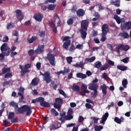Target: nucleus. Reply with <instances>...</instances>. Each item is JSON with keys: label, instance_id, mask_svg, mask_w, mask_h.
<instances>
[{"label": "nucleus", "instance_id": "30", "mask_svg": "<svg viewBox=\"0 0 131 131\" xmlns=\"http://www.w3.org/2000/svg\"><path fill=\"white\" fill-rule=\"evenodd\" d=\"M56 5L50 4L48 5L47 9L49 10V11H54V10L56 9Z\"/></svg>", "mask_w": 131, "mask_h": 131}, {"label": "nucleus", "instance_id": "22", "mask_svg": "<svg viewBox=\"0 0 131 131\" xmlns=\"http://www.w3.org/2000/svg\"><path fill=\"white\" fill-rule=\"evenodd\" d=\"M37 36H33L31 38L28 39V42L29 43H33V42L37 40Z\"/></svg>", "mask_w": 131, "mask_h": 131}, {"label": "nucleus", "instance_id": "60", "mask_svg": "<svg viewBox=\"0 0 131 131\" xmlns=\"http://www.w3.org/2000/svg\"><path fill=\"white\" fill-rule=\"evenodd\" d=\"M7 29H11V28H13V25L12 23H8L7 26Z\"/></svg>", "mask_w": 131, "mask_h": 131}, {"label": "nucleus", "instance_id": "38", "mask_svg": "<svg viewBox=\"0 0 131 131\" xmlns=\"http://www.w3.org/2000/svg\"><path fill=\"white\" fill-rule=\"evenodd\" d=\"M54 108H55V109H57V110L59 111L61 109V107H62V105H61V104H60L54 103Z\"/></svg>", "mask_w": 131, "mask_h": 131}, {"label": "nucleus", "instance_id": "7", "mask_svg": "<svg viewBox=\"0 0 131 131\" xmlns=\"http://www.w3.org/2000/svg\"><path fill=\"white\" fill-rule=\"evenodd\" d=\"M40 75L43 76V79L46 81V83H50V82L52 81V78H51V73H50V71L46 72L44 73V74L40 72Z\"/></svg>", "mask_w": 131, "mask_h": 131}, {"label": "nucleus", "instance_id": "56", "mask_svg": "<svg viewBox=\"0 0 131 131\" xmlns=\"http://www.w3.org/2000/svg\"><path fill=\"white\" fill-rule=\"evenodd\" d=\"M3 42H8L9 41V37L6 36L3 38Z\"/></svg>", "mask_w": 131, "mask_h": 131}, {"label": "nucleus", "instance_id": "45", "mask_svg": "<svg viewBox=\"0 0 131 131\" xmlns=\"http://www.w3.org/2000/svg\"><path fill=\"white\" fill-rule=\"evenodd\" d=\"M114 121L118 124H120L121 123V119H119L118 117H115L114 119Z\"/></svg>", "mask_w": 131, "mask_h": 131}, {"label": "nucleus", "instance_id": "28", "mask_svg": "<svg viewBox=\"0 0 131 131\" xmlns=\"http://www.w3.org/2000/svg\"><path fill=\"white\" fill-rule=\"evenodd\" d=\"M10 71H11V68H6V67H4L2 69V73L3 74H6V73H8L10 72Z\"/></svg>", "mask_w": 131, "mask_h": 131}, {"label": "nucleus", "instance_id": "23", "mask_svg": "<svg viewBox=\"0 0 131 131\" xmlns=\"http://www.w3.org/2000/svg\"><path fill=\"white\" fill-rule=\"evenodd\" d=\"M117 69L121 70V71H125L127 70V67L121 65H118L117 66Z\"/></svg>", "mask_w": 131, "mask_h": 131}, {"label": "nucleus", "instance_id": "4", "mask_svg": "<svg viewBox=\"0 0 131 131\" xmlns=\"http://www.w3.org/2000/svg\"><path fill=\"white\" fill-rule=\"evenodd\" d=\"M102 34H101V41L102 42L105 41L106 40V35H107V33H108V25L104 24L102 26Z\"/></svg>", "mask_w": 131, "mask_h": 131}, {"label": "nucleus", "instance_id": "52", "mask_svg": "<svg viewBox=\"0 0 131 131\" xmlns=\"http://www.w3.org/2000/svg\"><path fill=\"white\" fill-rule=\"evenodd\" d=\"M37 70H39L41 68V63L40 62H37L36 64Z\"/></svg>", "mask_w": 131, "mask_h": 131}, {"label": "nucleus", "instance_id": "43", "mask_svg": "<svg viewBox=\"0 0 131 131\" xmlns=\"http://www.w3.org/2000/svg\"><path fill=\"white\" fill-rule=\"evenodd\" d=\"M14 116H15V113H14V112L9 113L8 115V119H12V118H14Z\"/></svg>", "mask_w": 131, "mask_h": 131}, {"label": "nucleus", "instance_id": "11", "mask_svg": "<svg viewBox=\"0 0 131 131\" xmlns=\"http://www.w3.org/2000/svg\"><path fill=\"white\" fill-rule=\"evenodd\" d=\"M89 21L86 19L82 20L81 22V29H84V30H88L89 27Z\"/></svg>", "mask_w": 131, "mask_h": 131}, {"label": "nucleus", "instance_id": "32", "mask_svg": "<svg viewBox=\"0 0 131 131\" xmlns=\"http://www.w3.org/2000/svg\"><path fill=\"white\" fill-rule=\"evenodd\" d=\"M125 27H127L128 30H129L131 28V21L126 23L124 26V29H125Z\"/></svg>", "mask_w": 131, "mask_h": 131}, {"label": "nucleus", "instance_id": "44", "mask_svg": "<svg viewBox=\"0 0 131 131\" xmlns=\"http://www.w3.org/2000/svg\"><path fill=\"white\" fill-rule=\"evenodd\" d=\"M72 89L74 92H79V86L75 85L72 87Z\"/></svg>", "mask_w": 131, "mask_h": 131}, {"label": "nucleus", "instance_id": "47", "mask_svg": "<svg viewBox=\"0 0 131 131\" xmlns=\"http://www.w3.org/2000/svg\"><path fill=\"white\" fill-rule=\"evenodd\" d=\"M35 53V51H34L33 49H31L28 51V54L29 56H33Z\"/></svg>", "mask_w": 131, "mask_h": 131}, {"label": "nucleus", "instance_id": "5", "mask_svg": "<svg viewBox=\"0 0 131 131\" xmlns=\"http://www.w3.org/2000/svg\"><path fill=\"white\" fill-rule=\"evenodd\" d=\"M62 41H65L63 44V48L66 50H68L69 46L71 45V38L70 36H63L61 38Z\"/></svg>", "mask_w": 131, "mask_h": 131}, {"label": "nucleus", "instance_id": "13", "mask_svg": "<svg viewBox=\"0 0 131 131\" xmlns=\"http://www.w3.org/2000/svg\"><path fill=\"white\" fill-rule=\"evenodd\" d=\"M100 89L102 91L103 95L106 96L107 95V85L105 84H103L100 86Z\"/></svg>", "mask_w": 131, "mask_h": 131}, {"label": "nucleus", "instance_id": "10", "mask_svg": "<svg viewBox=\"0 0 131 131\" xmlns=\"http://www.w3.org/2000/svg\"><path fill=\"white\" fill-rule=\"evenodd\" d=\"M33 18L37 22H41L43 18V14L40 13L35 14Z\"/></svg>", "mask_w": 131, "mask_h": 131}, {"label": "nucleus", "instance_id": "42", "mask_svg": "<svg viewBox=\"0 0 131 131\" xmlns=\"http://www.w3.org/2000/svg\"><path fill=\"white\" fill-rule=\"evenodd\" d=\"M51 85L53 89L55 90V91L57 90V88H58V85L56 84L55 81L52 82V83H51Z\"/></svg>", "mask_w": 131, "mask_h": 131}, {"label": "nucleus", "instance_id": "24", "mask_svg": "<svg viewBox=\"0 0 131 131\" xmlns=\"http://www.w3.org/2000/svg\"><path fill=\"white\" fill-rule=\"evenodd\" d=\"M94 18L92 19V21H98L99 19H100V17H101V15H100V14L98 12H95L94 14Z\"/></svg>", "mask_w": 131, "mask_h": 131}, {"label": "nucleus", "instance_id": "61", "mask_svg": "<svg viewBox=\"0 0 131 131\" xmlns=\"http://www.w3.org/2000/svg\"><path fill=\"white\" fill-rule=\"evenodd\" d=\"M95 60H96V57L93 56L91 57L90 58H89L90 63H92V62H94Z\"/></svg>", "mask_w": 131, "mask_h": 131}, {"label": "nucleus", "instance_id": "9", "mask_svg": "<svg viewBox=\"0 0 131 131\" xmlns=\"http://www.w3.org/2000/svg\"><path fill=\"white\" fill-rule=\"evenodd\" d=\"M43 52H45V45H38L35 50V53L37 55H40Z\"/></svg>", "mask_w": 131, "mask_h": 131}, {"label": "nucleus", "instance_id": "36", "mask_svg": "<svg viewBox=\"0 0 131 131\" xmlns=\"http://www.w3.org/2000/svg\"><path fill=\"white\" fill-rule=\"evenodd\" d=\"M30 67H31V64H30V63H28L25 64V68L24 69V70H25L26 71H27V72H29V68H30Z\"/></svg>", "mask_w": 131, "mask_h": 131}, {"label": "nucleus", "instance_id": "15", "mask_svg": "<svg viewBox=\"0 0 131 131\" xmlns=\"http://www.w3.org/2000/svg\"><path fill=\"white\" fill-rule=\"evenodd\" d=\"M49 25L52 28V31H53L54 33H57V27H56V25L54 21L49 23Z\"/></svg>", "mask_w": 131, "mask_h": 131}, {"label": "nucleus", "instance_id": "53", "mask_svg": "<svg viewBox=\"0 0 131 131\" xmlns=\"http://www.w3.org/2000/svg\"><path fill=\"white\" fill-rule=\"evenodd\" d=\"M76 49H78L79 50H82V49H83V45L79 44L76 46Z\"/></svg>", "mask_w": 131, "mask_h": 131}, {"label": "nucleus", "instance_id": "2", "mask_svg": "<svg viewBox=\"0 0 131 131\" xmlns=\"http://www.w3.org/2000/svg\"><path fill=\"white\" fill-rule=\"evenodd\" d=\"M36 102H39V103H40V105L42 107L49 108V107L51 106L49 102H47L46 101H45V98L43 97H40L37 98L36 99H33L32 100V103L33 104H35Z\"/></svg>", "mask_w": 131, "mask_h": 131}, {"label": "nucleus", "instance_id": "25", "mask_svg": "<svg viewBox=\"0 0 131 131\" xmlns=\"http://www.w3.org/2000/svg\"><path fill=\"white\" fill-rule=\"evenodd\" d=\"M85 63H83V61H80V62H77L75 64H74V67H80L82 68L84 66Z\"/></svg>", "mask_w": 131, "mask_h": 131}, {"label": "nucleus", "instance_id": "59", "mask_svg": "<svg viewBox=\"0 0 131 131\" xmlns=\"http://www.w3.org/2000/svg\"><path fill=\"white\" fill-rule=\"evenodd\" d=\"M129 49V46H127V45H125L124 48H123V49H122V50L123 51H128V49Z\"/></svg>", "mask_w": 131, "mask_h": 131}, {"label": "nucleus", "instance_id": "33", "mask_svg": "<svg viewBox=\"0 0 131 131\" xmlns=\"http://www.w3.org/2000/svg\"><path fill=\"white\" fill-rule=\"evenodd\" d=\"M55 102L58 104L61 105V104H63V100L62 98H57L55 99Z\"/></svg>", "mask_w": 131, "mask_h": 131}, {"label": "nucleus", "instance_id": "3", "mask_svg": "<svg viewBox=\"0 0 131 131\" xmlns=\"http://www.w3.org/2000/svg\"><path fill=\"white\" fill-rule=\"evenodd\" d=\"M98 86L97 84L92 83L89 85V90L94 91V92L91 93V97H92V98H96V97L98 96Z\"/></svg>", "mask_w": 131, "mask_h": 131}, {"label": "nucleus", "instance_id": "40", "mask_svg": "<svg viewBox=\"0 0 131 131\" xmlns=\"http://www.w3.org/2000/svg\"><path fill=\"white\" fill-rule=\"evenodd\" d=\"M12 77V72H8L5 74L4 78H11Z\"/></svg>", "mask_w": 131, "mask_h": 131}, {"label": "nucleus", "instance_id": "21", "mask_svg": "<svg viewBox=\"0 0 131 131\" xmlns=\"http://www.w3.org/2000/svg\"><path fill=\"white\" fill-rule=\"evenodd\" d=\"M109 116V114L107 112L105 113L103 116H102V119L101 120V123H105V121L107 120V118H108V117Z\"/></svg>", "mask_w": 131, "mask_h": 131}, {"label": "nucleus", "instance_id": "19", "mask_svg": "<svg viewBox=\"0 0 131 131\" xmlns=\"http://www.w3.org/2000/svg\"><path fill=\"white\" fill-rule=\"evenodd\" d=\"M81 91H83L85 93H87V94H90V91L87 90H88V85L85 84H82L81 86Z\"/></svg>", "mask_w": 131, "mask_h": 131}, {"label": "nucleus", "instance_id": "41", "mask_svg": "<svg viewBox=\"0 0 131 131\" xmlns=\"http://www.w3.org/2000/svg\"><path fill=\"white\" fill-rule=\"evenodd\" d=\"M15 14L17 17L18 16L23 14V13H22V11L20 9H17L15 11Z\"/></svg>", "mask_w": 131, "mask_h": 131}, {"label": "nucleus", "instance_id": "37", "mask_svg": "<svg viewBox=\"0 0 131 131\" xmlns=\"http://www.w3.org/2000/svg\"><path fill=\"white\" fill-rule=\"evenodd\" d=\"M122 86L125 89H126V85H127V80L126 79H124L122 81Z\"/></svg>", "mask_w": 131, "mask_h": 131}, {"label": "nucleus", "instance_id": "62", "mask_svg": "<svg viewBox=\"0 0 131 131\" xmlns=\"http://www.w3.org/2000/svg\"><path fill=\"white\" fill-rule=\"evenodd\" d=\"M121 10H120V9H117L116 10V13L117 15H120V14H121Z\"/></svg>", "mask_w": 131, "mask_h": 131}, {"label": "nucleus", "instance_id": "48", "mask_svg": "<svg viewBox=\"0 0 131 131\" xmlns=\"http://www.w3.org/2000/svg\"><path fill=\"white\" fill-rule=\"evenodd\" d=\"M67 61L69 64H71L72 62V57L70 56L67 57Z\"/></svg>", "mask_w": 131, "mask_h": 131}, {"label": "nucleus", "instance_id": "57", "mask_svg": "<svg viewBox=\"0 0 131 131\" xmlns=\"http://www.w3.org/2000/svg\"><path fill=\"white\" fill-rule=\"evenodd\" d=\"M107 77H108V74H107L106 73H104L102 74V78H103L104 79L107 80Z\"/></svg>", "mask_w": 131, "mask_h": 131}, {"label": "nucleus", "instance_id": "55", "mask_svg": "<svg viewBox=\"0 0 131 131\" xmlns=\"http://www.w3.org/2000/svg\"><path fill=\"white\" fill-rule=\"evenodd\" d=\"M62 71H63L62 74H63V75H65V73H69L70 70H69V69H67V68H64V70Z\"/></svg>", "mask_w": 131, "mask_h": 131}, {"label": "nucleus", "instance_id": "31", "mask_svg": "<svg viewBox=\"0 0 131 131\" xmlns=\"http://www.w3.org/2000/svg\"><path fill=\"white\" fill-rule=\"evenodd\" d=\"M109 68V64L107 63H105L102 67L100 68L101 71H104V70H107Z\"/></svg>", "mask_w": 131, "mask_h": 131}, {"label": "nucleus", "instance_id": "64", "mask_svg": "<svg viewBox=\"0 0 131 131\" xmlns=\"http://www.w3.org/2000/svg\"><path fill=\"white\" fill-rule=\"evenodd\" d=\"M27 71H25V70H24L23 71H21V76H24V75H25L26 73H27Z\"/></svg>", "mask_w": 131, "mask_h": 131}, {"label": "nucleus", "instance_id": "6", "mask_svg": "<svg viewBox=\"0 0 131 131\" xmlns=\"http://www.w3.org/2000/svg\"><path fill=\"white\" fill-rule=\"evenodd\" d=\"M45 60H49L50 64H51L52 66H56V58H55V56L51 53L47 54L46 57H45Z\"/></svg>", "mask_w": 131, "mask_h": 131}, {"label": "nucleus", "instance_id": "14", "mask_svg": "<svg viewBox=\"0 0 131 131\" xmlns=\"http://www.w3.org/2000/svg\"><path fill=\"white\" fill-rule=\"evenodd\" d=\"M86 31H88V30H85L84 29H81L80 30L81 36L82 39H85V38H86V34H88V33H86Z\"/></svg>", "mask_w": 131, "mask_h": 131}, {"label": "nucleus", "instance_id": "17", "mask_svg": "<svg viewBox=\"0 0 131 131\" xmlns=\"http://www.w3.org/2000/svg\"><path fill=\"white\" fill-rule=\"evenodd\" d=\"M118 36L123 37V38H128L129 37V35L126 32L119 33Z\"/></svg>", "mask_w": 131, "mask_h": 131}, {"label": "nucleus", "instance_id": "51", "mask_svg": "<svg viewBox=\"0 0 131 131\" xmlns=\"http://www.w3.org/2000/svg\"><path fill=\"white\" fill-rule=\"evenodd\" d=\"M107 63H108V65H110V66H114V61H113L110 59H108L107 60Z\"/></svg>", "mask_w": 131, "mask_h": 131}, {"label": "nucleus", "instance_id": "12", "mask_svg": "<svg viewBox=\"0 0 131 131\" xmlns=\"http://www.w3.org/2000/svg\"><path fill=\"white\" fill-rule=\"evenodd\" d=\"M76 14L79 17H83L85 15V11L82 9H79L77 10Z\"/></svg>", "mask_w": 131, "mask_h": 131}, {"label": "nucleus", "instance_id": "18", "mask_svg": "<svg viewBox=\"0 0 131 131\" xmlns=\"http://www.w3.org/2000/svg\"><path fill=\"white\" fill-rule=\"evenodd\" d=\"M76 77L78 78H81L82 79H84V78H86L88 76L86 74L81 73H78L76 74Z\"/></svg>", "mask_w": 131, "mask_h": 131}, {"label": "nucleus", "instance_id": "49", "mask_svg": "<svg viewBox=\"0 0 131 131\" xmlns=\"http://www.w3.org/2000/svg\"><path fill=\"white\" fill-rule=\"evenodd\" d=\"M50 129H52V130H56V129H57L56 126L54 124H51L50 126Z\"/></svg>", "mask_w": 131, "mask_h": 131}, {"label": "nucleus", "instance_id": "29", "mask_svg": "<svg viewBox=\"0 0 131 131\" xmlns=\"http://www.w3.org/2000/svg\"><path fill=\"white\" fill-rule=\"evenodd\" d=\"M114 19L115 20H116L117 23H118V24H120V23H121V20H120V17L119 16H118V15L115 14L114 16Z\"/></svg>", "mask_w": 131, "mask_h": 131}, {"label": "nucleus", "instance_id": "8", "mask_svg": "<svg viewBox=\"0 0 131 131\" xmlns=\"http://www.w3.org/2000/svg\"><path fill=\"white\" fill-rule=\"evenodd\" d=\"M1 50L4 53L5 56H9L10 55V47L7 45L6 43H4L1 47Z\"/></svg>", "mask_w": 131, "mask_h": 131}, {"label": "nucleus", "instance_id": "1", "mask_svg": "<svg viewBox=\"0 0 131 131\" xmlns=\"http://www.w3.org/2000/svg\"><path fill=\"white\" fill-rule=\"evenodd\" d=\"M9 105L10 106L13 107V108H14V111L16 115L19 114H23L24 112H27L26 115L29 116V115H31V113H32V108L29 105H24L20 107H19L18 103L14 101L11 102L9 103Z\"/></svg>", "mask_w": 131, "mask_h": 131}, {"label": "nucleus", "instance_id": "35", "mask_svg": "<svg viewBox=\"0 0 131 131\" xmlns=\"http://www.w3.org/2000/svg\"><path fill=\"white\" fill-rule=\"evenodd\" d=\"M65 120H71L73 119V115H67L64 117Z\"/></svg>", "mask_w": 131, "mask_h": 131}, {"label": "nucleus", "instance_id": "46", "mask_svg": "<svg viewBox=\"0 0 131 131\" xmlns=\"http://www.w3.org/2000/svg\"><path fill=\"white\" fill-rule=\"evenodd\" d=\"M16 17L18 21H22V20L24 19V16H23V14H20V15H18L16 16Z\"/></svg>", "mask_w": 131, "mask_h": 131}, {"label": "nucleus", "instance_id": "34", "mask_svg": "<svg viewBox=\"0 0 131 131\" xmlns=\"http://www.w3.org/2000/svg\"><path fill=\"white\" fill-rule=\"evenodd\" d=\"M103 128V126H101V125H99V126L96 125L94 127L95 131H100V130H102Z\"/></svg>", "mask_w": 131, "mask_h": 131}, {"label": "nucleus", "instance_id": "50", "mask_svg": "<svg viewBox=\"0 0 131 131\" xmlns=\"http://www.w3.org/2000/svg\"><path fill=\"white\" fill-rule=\"evenodd\" d=\"M85 107L88 109H93V108H94V106H92V105H91V104H90V103H86Z\"/></svg>", "mask_w": 131, "mask_h": 131}, {"label": "nucleus", "instance_id": "20", "mask_svg": "<svg viewBox=\"0 0 131 131\" xmlns=\"http://www.w3.org/2000/svg\"><path fill=\"white\" fill-rule=\"evenodd\" d=\"M111 4L115 7L118 8L120 7V0H116L115 1H111Z\"/></svg>", "mask_w": 131, "mask_h": 131}, {"label": "nucleus", "instance_id": "27", "mask_svg": "<svg viewBox=\"0 0 131 131\" xmlns=\"http://www.w3.org/2000/svg\"><path fill=\"white\" fill-rule=\"evenodd\" d=\"M94 67L97 69L101 68V67H102V62L99 61L95 62L94 63Z\"/></svg>", "mask_w": 131, "mask_h": 131}, {"label": "nucleus", "instance_id": "58", "mask_svg": "<svg viewBox=\"0 0 131 131\" xmlns=\"http://www.w3.org/2000/svg\"><path fill=\"white\" fill-rule=\"evenodd\" d=\"M74 50H75V47H74V45H72L69 49L70 52H74Z\"/></svg>", "mask_w": 131, "mask_h": 131}, {"label": "nucleus", "instance_id": "26", "mask_svg": "<svg viewBox=\"0 0 131 131\" xmlns=\"http://www.w3.org/2000/svg\"><path fill=\"white\" fill-rule=\"evenodd\" d=\"M73 20H76V17L73 16L72 18H69L67 20L68 25H72L73 24Z\"/></svg>", "mask_w": 131, "mask_h": 131}, {"label": "nucleus", "instance_id": "16", "mask_svg": "<svg viewBox=\"0 0 131 131\" xmlns=\"http://www.w3.org/2000/svg\"><path fill=\"white\" fill-rule=\"evenodd\" d=\"M39 81L38 80V78L35 77L31 81V84L32 86H36L38 84Z\"/></svg>", "mask_w": 131, "mask_h": 131}, {"label": "nucleus", "instance_id": "39", "mask_svg": "<svg viewBox=\"0 0 131 131\" xmlns=\"http://www.w3.org/2000/svg\"><path fill=\"white\" fill-rule=\"evenodd\" d=\"M71 11L72 13H75L76 12H77V6L76 5L73 6Z\"/></svg>", "mask_w": 131, "mask_h": 131}, {"label": "nucleus", "instance_id": "54", "mask_svg": "<svg viewBox=\"0 0 131 131\" xmlns=\"http://www.w3.org/2000/svg\"><path fill=\"white\" fill-rule=\"evenodd\" d=\"M72 113H73V110L71 108H69L67 112V114L69 115H72Z\"/></svg>", "mask_w": 131, "mask_h": 131}, {"label": "nucleus", "instance_id": "63", "mask_svg": "<svg viewBox=\"0 0 131 131\" xmlns=\"http://www.w3.org/2000/svg\"><path fill=\"white\" fill-rule=\"evenodd\" d=\"M123 63H128V57H126L122 60Z\"/></svg>", "mask_w": 131, "mask_h": 131}]
</instances>
